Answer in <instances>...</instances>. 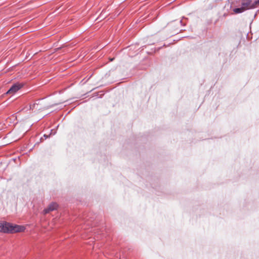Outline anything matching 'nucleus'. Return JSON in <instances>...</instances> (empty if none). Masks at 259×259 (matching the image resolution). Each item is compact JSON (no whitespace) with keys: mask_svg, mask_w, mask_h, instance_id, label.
Returning a JSON list of instances; mask_svg holds the SVG:
<instances>
[{"mask_svg":"<svg viewBox=\"0 0 259 259\" xmlns=\"http://www.w3.org/2000/svg\"><path fill=\"white\" fill-rule=\"evenodd\" d=\"M25 229L23 226L13 225L5 222H0V232L5 233H14L23 232Z\"/></svg>","mask_w":259,"mask_h":259,"instance_id":"f257e3e1","label":"nucleus"},{"mask_svg":"<svg viewBox=\"0 0 259 259\" xmlns=\"http://www.w3.org/2000/svg\"><path fill=\"white\" fill-rule=\"evenodd\" d=\"M256 4V2L253 3L251 0H242L241 6L245 11L254 8L255 7Z\"/></svg>","mask_w":259,"mask_h":259,"instance_id":"f03ea898","label":"nucleus"},{"mask_svg":"<svg viewBox=\"0 0 259 259\" xmlns=\"http://www.w3.org/2000/svg\"><path fill=\"white\" fill-rule=\"evenodd\" d=\"M22 87V85L20 83L13 84L7 91V94H14Z\"/></svg>","mask_w":259,"mask_h":259,"instance_id":"7ed1b4c3","label":"nucleus"},{"mask_svg":"<svg viewBox=\"0 0 259 259\" xmlns=\"http://www.w3.org/2000/svg\"><path fill=\"white\" fill-rule=\"evenodd\" d=\"M57 206H58V205L57 203H52L49 205V206H48V208L50 209V210L51 211H53V210H54L55 209H56L57 208Z\"/></svg>","mask_w":259,"mask_h":259,"instance_id":"20e7f679","label":"nucleus"},{"mask_svg":"<svg viewBox=\"0 0 259 259\" xmlns=\"http://www.w3.org/2000/svg\"><path fill=\"white\" fill-rule=\"evenodd\" d=\"M244 11L242 6L241 8H235L233 10L234 12L236 14L242 13Z\"/></svg>","mask_w":259,"mask_h":259,"instance_id":"39448f33","label":"nucleus"},{"mask_svg":"<svg viewBox=\"0 0 259 259\" xmlns=\"http://www.w3.org/2000/svg\"><path fill=\"white\" fill-rule=\"evenodd\" d=\"M38 103H35L33 104H30L29 105V109L30 110H33L35 108V105H38Z\"/></svg>","mask_w":259,"mask_h":259,"instance_id":"423d86ee","label":"nucleus"},{"mask_svg":"<svg viewBox=\"0 0 259 259\" xmlns=\"http://www.w3.org/2000/svg\"><path fill=\"white\" fill-rule=\"evenodd\" d=\"M50 211H51L50 210V209L48 207V208H46V209H45L44 210L43 213H44V214H47V213H49Z\"/></svg>","mask_w":259,"mask_h":259,"instance_id":"0eeeda50","label":"nucleus"},{"mask_svg":"<svg viewBox=\"0 0 259 259\" xmlns=\"http://www.w3.org/2000/svg\"><path fill=\"white\" fill-rule=\"evenodd\" d=\"M44 137H46V138H47L48 137V136H47L46 135H44Z\"/></svg>","mask_w":259,"mask_h":259,"instance_id":"6e6552de","label":"nucleus"}]
</instances>
